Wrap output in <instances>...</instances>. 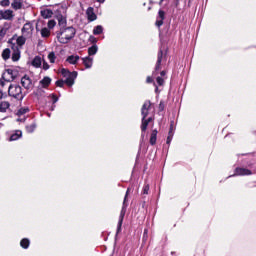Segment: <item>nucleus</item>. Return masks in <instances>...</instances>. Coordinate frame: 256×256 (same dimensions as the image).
Returning a JSON list of instances; mask_svg holds the SVG:
<instances>
[{
  "mask_svg": "<svg viewBox=\"0 0 256 256\" xmlns=\"http://www.w3.org/2000/svg\"><path fill=\"white\" fill-rule=\"evenodd\" d=\"M146 83H148V84L153 83V77L147 76V78H146Z\"/></svg>",
  "mask_w": 256,
  "mask_h": 256,
  "instance_id": "nucleus-49",
  "label": "nucleus"
},
{
  "mask_svg": "<svg viewBox=\"0 0 256 256\" xmlns=\"http://www.w3.org/2000/svg\"><path fill=\"white\" fill-rule=\"evenodd\" d=\"M155 93H159V86L154 82Z\"/></svg>",
  "mask_w": 256,
  "mask_h": 256,
  "instance_id": "nucleus-51",
  "label": "nucleus"
},
{
  "mask_svg": "<svg viewBox=\"0 0 256 256\" xmlns=\"http://www.w3.org/2000/svg\"><path fill=\"white\" fill-rule=\"evenodd\" d=\"M174 127H175V121H171L170 122V128H169V131H174Z\"/></svg>",
  "mask_w": 256,
  "mask_h": 256,
  "instance_id": "nucleus-47",
  "label": "nucleus"
},
{
  "mask_svg": "<svg viewBox=\"0 0 256 256\" xmlns=\"http://www.w3.org/2000/svg\"><path fill=\"white\" fill-rule=\"evenodd\" d=\"M101 33H103V26L97 25L96 27H94L93 35H101Z\"/></svg>",
  "mask_w": 256,
  "mask_h": 256,
  "instance_id": "nucleus-33",
  "label": "nucleus"
},
{
  "mask_svg": "<svg viewBox=\"0 0 256 256\" xmlns=\"http://www.w3.org/2000/svg\"><path fill=\"white\" fill-rule=\"evenodd\" d=\"M75 35H77V30L73 26L60 28L56 31V37L62 45H67L71 39L75 38Z\"/></svg>",
  "mask_w": 256,
  "mask_h": 256,
  "instance_id": "nucleus-1",
  "label": "nucleus"
},
{
  "mask_svg": "<svg viewBox=\"0 0 256 256\" xmlns=\"http://www.w3.org/2000/svg\"><path fill=\"white\" fill-rule=\"evenodd\" d=\"M163 21H165V11L159 10L158 17L155 23L156 27H161L163 25Z\"/></svg>",
  "mask_w": 256,
  "mask_h": 256,
  "instance_id": "nucleus-15",
  "label": "nucleus"
},
{
  "mask_svg": "<svg viewBox=\"0 0 256 256\" xmlns=\"http://www.w3.org/2000/svg\"><path fill=\"white\" fill-rule=\"evenodd\" d=\"M159 111H165V102L162 100L158 106Z\"/></svg>",
  "mask_w": 256,
  "mask_h": 256,
  "instance_id": "nucleus-43",
  "label": "nucleus"
},
{
  "mask_svg": "<svg viewBox=\"0 0 256 256\" xmlns=\"http://www.w3.org/2000/svg\"><path fill=\"white\" fill-rule=\"evenodd\" d=\"M244 161L247 167H250V169L253 168V161H251L249 158H246Z\"/></svg>",
  "mask_w": 256,
  "mask_h": 256,
  "instance_id": "nucleus-41",
  "label": "nucleus"
},
{
  "mask_svg": "<svg viewBox=\"0 0 256 256\" xmlns=\"http://www.w3.org/2000/svg\"><path fill=\"white\" fill-rule=\"evenodd\" d=\"M27 113H29V107H21L20 109H18L16 115L18 117H23Z\"/></svg>",
  "mask_w": 256,
  "mask_h": 256,
  "instance_id": "nucleus-29",
  "label": "nucleus"
},
{
  "mask_svg": "<svg viewBox=\"0 0 256 256\" xmlns=\"http://www.w3.org/2000/svg\"><path fill=\"white\" fill-rule=\"evenodd\" d=\"M9 107H11V104L8 101L0 102V113H7Z\"/></svg>",
  "mask_w": 256,
  "mask_h": 256,
  "instance_id": "nucleus-24",
  "label": "nucleus"
},
{
  "mask_svg": "<svg viewBox=\"0 0 256 256\" xmlns=\"http://www.w3.org/2000/svg\"><path fill=\"white\" fill-rule=\"evenodd\" d=\"M82 63L86 69H91L93 67V58L86 56L82 58Z\"/></svg>",
  "mask_w": 256,
  "mask_h": 256,
  "instance_id": "nucleus-18",
  "label": "nucleus"
},
{
  "mask_svg": "<svg viewBox=\"0 0 256 256\" xmlns=\"http://www.w3.org/2000/svg\"><path fill=\"white\" fill-rule=\"evenodd\" d=\"M173 135H174L173 130H169L168 137H173Z\"/></svg>",
  "mask_w": 256,
  "mask_h": 256,
  "instance_id": "nucleus-55",
  "label": "nucleus"
},
{
  "mask_svg": "<svg viewBox=\"0 0 256 256\" xmlns=\"http://www.w3.org/2000/svg\"><path fill=\"white\" fill-rule=\"evenodd\" d=\"M37 129V123L33 122L31 125L26 126V131L28 133H35V130Z\"/></svg>",
  "mask_w": 256,
  "mask_h": 256,
  "instance_id": "nucleus-30",
  "label": "nucleus"
},
{
  "mask_svg": "<svg viewBox=\"0 0 256 256\" xmlns=\"http://www.w3.org/2000/svg\"><path fill=\"white\" fill-rule=\"evenodd\" d=\"M23 137V132L21 130H16L14 133L10 135L9 141H18Z\"/></svg>",
  "mask_w": 256,
  "mask_h": 256,
  "instance_id": "nucleus-19",
  "label": "nucleus"
},
{
  "mask_svg": "<svg viewBox=\"0 0 256 256\" xmlns=\"http://www.w3.org/2000/svg\"><path fill=\"white\" fill-rule=\"evenodd\" d=\"M50 35H51V31L49 30V28L47 27L42 28L41 37H43L44 39H47V37H49Z\"/></svg>",
  "mask_w": 256,
  "mask_h": 256,
  "instance_id": "nucleus-31",
  "label": "nucleus"
},
{
  "mask_svg": "<svg viewBox=\"0 0 256 256\" xmlns=\"http://www.w3.org/2000/svg\"><path fill=\"white\" fill-rule=\"evenodd\" d=\"M10 58H11V49L9 48L4 49L2 52V59H4V61H7Z\"/></svg>",
  "mask_w": 256,
  "mask_h": 256,
  "instance_id": "nucleus-28",
  "label": "nucleus"
},
{
  "mask_svg": "<svg viewBox=\"0 0 256 256\" xmlns=\"http://www.w3.org/2000/svg\"><path fill=\"white\" fill-rule=\"evenodd\" d=\"M8 95L18 101H23V99H25V95H23V88L19 85L10 84L8 88Z\"/></svg>",
  "mask_w": 256,
  "mask_h": 256,
  "instance_id": "nucleus-3",
  "label": "nucleus"
},
{
  "mask_svg": "<svg viewBox=\"0 0 256 256\" xmlns=\"http://www.w3.org/2000/svg\"><path fill=\"white\" fill-rule=\"evenodd\" d=\"M9 45H11V49H13V45H15V43H13V38L8 40Z\"/></svg>",
  "mask_w": 256,
  "mask_h": 256,
  "instance_id": "nucleus-50",
  "label": "nucleus"
},
{
  "mask_svg": "<svg viewBox=\"0 0 256 256\" xmlns=\"http://www.w3.org/2000/svg\"><path fill=\"white\" fill-rule=\"evenodd\" d=\"M42 63L43 61L41 60V56H35L31 62V65L32 67H35V69H39Z\"/></svg>",
  "mask_w": 256,
  "mask_h": 256,
  "instance_id": "nucleus-20",
  "label": "nucleus"
},
{
  "mask_svg": "<svg viewBox=\"0 0 256 256\" xmlns=\"http://www.w3.org/2000/svg\"><path fill=\"white\" fill-rule=\"evenodd\" d=\"M127 197H129V188L126 191L124 201H123V206L120 212L119 220H118V225H117V230H116V237L118 234L121 233V227H123V220L125 219V214L127 213Z\"/></svg>",
  "mask_w": 256,
  "mask_h": 256,
  "instance_id": "nucleus-2",
  "label": "nucleus"
},
{
  "mask_svg": "<svg viewBox=\"0 0 256 256\" xmlns=\"http://www.w3.org/2000/svg\"><path fill=\"white\" fill-rule=\"evenodd\" d=\"M57 21H58V27L60 29L67 28V18L65 16H63L62 14L58 15Z\"/></svg>",
  "mask_w": 256,
  "mask_h": 256,
  "instance_id": "nucleus-14",
  "label": "nucleus"
},
{
  "mask_svg": "<svg viewBox=\"0 0 256 256\" xmlns=\"http://www.w3.org/2000/svg\"><path fill=\"white\" fill-rule=\"evenodd\" d=\"M105 0H97L98 3H103Z\"/></svg>",
  "mask_w": 256,
  "mask_h": 256,
  "instance_id": "nucleus-61",
  "label": "nucleus"
},
{
  "mask_svg": "<svg viewBox=\"0 0 256 256\" xmlns=\"http://www.w3.org/2000/svg\"><path fill=\"white\" fill-rule=\"evenodd\" d=\"M0 37H5V31L3 29L0 30Z\"/></svg>",
  "mask_w": 256,
  "mask_h": 256,
  "instance_id": "nucleus-54",
  "label": "nucleus"
},
{
  "mask_svg": "<svg viewBox=\"0 0 256 256\" xmlns=\"http://www.w3.org/2000/svg\"><path fill=\"white\" fill-rule=\"evenodd\" d=\"M55 85L56 87H63L65 85V80L63 79L57 80Z\"/></svg>",
  "mask_w": 256,
  "mask_h": 256,
  "instance_id": "nucleus-40",
  "label": "nucleus"
},
{
  "mask_svg": "<svg viewBox=\"0 0 256 256\" xmlns=\"http://www.w3.org/2000/svg\"><path fill=\"white\" fill-rule=\"evenodd\" d=\"M248 157H252V155H251V154H249V155H248Z\"/></svg>",
  "mask_w": 256,
  "mask_h": 256,
  "instance_id": "nucleus-64",
  "label": "nucleus"
},
{
  "mask_svg": "<svg viewBox=\"0 0 256 256\" xmlns=\"http://www.w3.org/2000/svg\"><path fill=\"white\" fill-rule=\"evenodd\" d=\"M43 69H44V71H47V70H49V63H47V61H43Z\"/></svg>",
  "mask_w": 256,
  "mask_h": 256,
  "instance_id": "nucleus-46",
  "label": "nucleus"
},
{
  "mask_svg": "<svg viewBox=\"0 0 256 256\" xmlns=\"http://www.w3.org/2000/svg\"><path fill=\"white\" fill-rule=\"evenodd\" d=\"M55 25H57V22H55V20L48 21V29H53Z\"/></svg>",
  "mask_w": 256,
  "mask_h": 256,
  "instance_id": "nucleus-38",
  "label": "nucleus"
},
{
  "mask_svg": "<svg viewBox=\"0 0 256 256\" xmlns=\"http://www.w3.org/2000/svg\"><path fill=\"white\" fill-rule=\"evenodd\" d=\"M31 245V240H29L28 238H23L20 241V247H22V249H27L28 247H30Z\"/></svg>",
  "mask_w": 256,
  "mask_h": 256,
  "instance_id": "nucleus-27",
  "label": "nucleus"
},
{
  "mask_svg": "<svg viewBox=\"0 0 256 256\" xmlns=\"http://www.w3.org/2000/svg\"><path fill=\"white\" fill-rule=\"evenodd\" d=\"M0 85L2 86V87H5V80L2 78V79H0Z\"/></svg>",
  "mask_w": 256,
  "mask_h": 256,
  "instance_id": "nucleus-53",
  "label": "nucleus"
},
{
  "mask_svg": "<svg viewBox=\"0 0 256 256\" xmlns=\"http://www.w3.org/2000/svg\"><path fill=\"white\" fill-rule=\"evenodd\" d=\"M50 111H55V104L50 107Z\"/></svg>",
  "mask_w": 256,
  "mask_h": 256,
  "instance_id": "nucleus-57",
  "label": "nucleus"
},
{
  "mask_svg": "<svg viewBox=\"0 0 256 256\" xmlns=\"http://www.w3.org/2000/svg\"><path fill=\"white\" fill-rule=\"evenodd\" d=\"M147 233H148V230L145 229V230H144V234H143L144 239H145V237L147 236Z\"/></svg>",
  "mask_w": 256,
  "mask_h": 256,
  "instance_id": "nucleus-56",
  "label": "nucleus"
},
{
  "mask_svg": "<svg viewBox=\"0 0 256 256\" xmlns=\"http://www.w3.org/2000/svg\"><path fill=\"white\" fill-rule=\"evenodd\" d=\"M25 27H27V24H25V26L22 28V33L25 32Z\"/></svg>",
  "mask_w": 256,
  "mask_h": 256,
  "instance_id": "nucleus-60",
  "label": "nucleus"
},
{
  "mask_svg": "<svg viewBox=\"0 0 256 256\" xmlns=\"http://www.w3.org/2000/svg\"><path fill=\"white\" fill-rule=\"evenodd\" d=\"M19 77V70L17 69H6V72L2 74V79L6 81V83H11V81H15Z\"/></svg>",
  "mask_w": 256,
  "mask_h": 256,
  "instance_id": "nucleus-4",
  "label": "nucleus"
},
{
  "mask_svg": "<svg viewBox=\"0 0 256 256\" xmlns=\"http://www.w3.org/2000/svg\"><path fill=\"white\" fill-rule=\"evenodd\" d=\"M27 39L23 36H19L17 39H16V43L19 47H23V45H25Z\"/></svg>",
  "mask_w": 256,
  "mask_h": 256,
  "instance_id": "nucleus-32",
  "label": "nucleus"
},
{
  "mask_svg": "<svg viewBox=\"0 0 256 256\" xmlns=\"http://www.w3.org/2000/svg\"><path fill=\"white\" fill-rule=\"evenodd\" d=\"M142 207H145V201L143 202Z\"/></svg>",
  "mask_w": 256,
  "mask_h": 256,
  "instance_id": "nucleus-62",
  "label": "nucleus"
},
{
  "mask_svg": "<svg viewBox=\"0 0 256 256\" xmlns=\"http://www.w3.org/2000/svg\"><path fill=\"white\" fill-rule=\"evenodd\" d=\"M41 16L43 17V19H51L53 17V10L51 9H44L41 10Z\"/></svg>",
  "mask_w": 256,
  "mask_h": 256,
  "instance_id": "nucleus-22",
  "label": "nucleus"
},
{
  "mask_svg": "<svg viewBox=\"0 0 256 256\" xmlns=\"http://www.w3.org/2000/svg\"><path fill=\"white\" fill-rule=\"evenodd\" d=\"M12 9L14 11H19V9H23V0H14L11 4Z\"/></svg>",
  "mask_w": 256,
  "mask_h": 256,
  "instance_id": "nucleus-21",
  "label": "nucleus"
},
{
  "mask_svg": "<svg viewBox=\"0 0 256 256\" xmlns=\"http://www.w3.org/2000/svg\"><path fill=\"white\" fill-rule=\"evenodd\" d=\"M149 183L145 182L143 188H142V195H149Z\"/></svg>",
  "mask_w": 256,
  "mask_h": 256,
  "instance_id": "nucleus-34",
  "label": "nucleus"
},
{
  "mask_svg": "<svg viewBox=\"0 0 256 256\" xmlns=\"http://www.w3.org/2000/svg\"><path fill=\"white\" fill-rule=\"evenodd\" d=\"M34 95L35 97H37L38 100L44 99V97H47V92H45V90L41 87H38L35 91H34Z\"/></svg>",
  "mask_w": 256,
  "mask_h": 256,
  "instance_id": "nucleus-16",
  "label": "nucleus"
},
{
  "mask_svg": "<svg viewBox=\"0 0 256 256\" xmlns=\"http://www.w3.org/2000/svg\"><path fill=\"white\" fill-rule=\"evenodd\" d=\"M162 61H163V50L160 49L158 51L157 62H156V65H155V72H153L154 74L157 73V71L161 70V63H162Z\"/></svg>",
  "mask_w": 256,
  "mask_h": 256,
  "instance_id": "nucleus-12",
  "label": "nucleus"
},
{
  "mask_svg": "<svg viewBox=\"0 0 256 256\" xmlns=\"http://www.w3.org/2000/svg\"><path fill=\"white\" fill-rule=\"evenodd\" d=\"M179 1L181 0H176V7H179Z\"/></svg>",
  "mask_w": 256,
  "mask_h": 256,
  "instance_id": "nucleus-59",
  "label": "nucleus"
},
{
  "mask_svg": "<svg viewBox=\"0 0 256 256\" xmlns=\"http://www.w3.org/2000/svg\"><path fill=\"white\" fill-rule=\"evenodd\" d=\"M157 129L152 130L150 135V145H155L157 143Z\"/></svg>",
  "mask_w": 256,
  "mask_h": 256,
  "instance_id": "nucleus-26",
  "label": "nucleus"
},
{
  "mask_svg": "<svg viewBox=\"0 0 256 256\" xmlns=\"http://www.w3.org/2000/svg\"><path fill=\"white\" fill-rule=\"evenodd\" d=\"M21 85L24 89H31V85H33V81L31 78L26 74L21 78Z\"/></svg>",
  "mask_w": 256,
  "mask_h": 256,
  "instance_id": "nucleus-10",
  "label": "nucleus"
},
{
  "mask_svg": "<svg viewBox=\"0 0 256 256\" xmlns=\"http://www.w3.org/2000/svg\"><path fill=\"white\" fill-rule=\"evenodd\" d=\"M80 59L81 57L79 55L72 54L66 58V63H69V65H77Z\"/></svg>",
  "mask_w": 256,
  "mask_h": 256,
  "instance_id": "nucleus-11",
  "label": "nucleus"
},
{
  "mask_svg": "<svg viewBox=\"0 0 256 256\" xmlns=\"http://www.w3.org/2000/svg\"><path fill=\"white\" fill-rule=\"evenodd\" d=\"M161 77H165L167 75V72L165 70L160 72Z\"/></svg>",
  "mask_w": 256,
  "mask_h": 256,
  "instance_id": "nucleus-52",
  "label": "nucleus"
},
{
  "mask_svg": "<svg viewBox=\"0 0 256 256\" xmlns=\"http://www.w3.org/2000/svg\"><path fill=\"white\" fill-rule=\"evenodd\" d=\"M12 49V61L17 62L21 59V50H19V46L16 44H13Z\"/></svg>",
  "mask_w": 256,
  "mask_h": 256,
  "instance_id": "nucleus-9",
  "label": "nucleus"
},
{
  "mask_svg": "<svg viewBox=\"0 0 256 256\" xmlns=\"http://www.w3.org/2000/svg\"><path fill=\"white\" fill-rule=\"evenodd\" d=\"M156 83H157V85H159L161 87L165 83V80L163 79V77L158 76L156 78Z\"/></svg>",
  "mask_w": 256,
  "mask_h": 256,
  "instance_id": "nucleus-37",
  "label": "nucleus"
},
{
  "mask_svg": "<svg viewBox=\"0 0 256 256\" xmlns=\"http://www.w3.org/2000/svg\"><path fill=\"white\" fill-rule=\"evenodd\" d=\"M89 41H90V43H92L93 45H97V39L95 38V36H90V37H89Z\"/></svg>",
  "mask_w": 256,
  "mask_h": 256,
  "instance_id": "nucleus-45",
  "label": "nucleus"
},
{
  "mask_svg": "<svg viewBox=\"0 0 256 256\" xmlns=\"http://www.w3.org/2000/svg\"><path fill=\"white\" fill-rule=\"evenodd\" d=\"M151 121H153L152 117L142 118V124H141L142 133H145L147 131V127H149V123H151Z\"/></svg>",
  "mask_w": 256,
  "mask_h": 256,
  "instance_id": "nucleus-17",
  "label": "nucleus"
},
{
  "mask_svg": "<svg viewBox=\"0 0 256 256\" xmlns=\"http://www.w3.org/2000/svg\"><path fill=\"white\" fill-rule=\"evenodd\" d=\"M78 75H79V73H77V71H73L69 76H66L64 83L68 87H73V85H75V79H77Z\"/></svg>",
  "mask_w": 256,
  "mask_h": 256,
  "instance_id": "nucleus-6",
  "label": "nucleus"
},
{
  "mask_svg": "<svg viewBox=\"0 0 256 256\" xmlns=\"http://www.w3.org/2000/svg\"><path fill=\"white\" fill-rule=\"evenodd\" d=\"M0 5H2V7H9V5H11V1H9V0H2L0 2Z\"/></svg>",
  "mask_w": 256,
  "mask_h": 256,
  "instance_id": "nucleus-39",
  "label": "nucleus"
},
{
  "mask_svg": "<svg viewBox=\"0 0 256 256\" xmlns=\"http://www.w3.org/2000/svg\"><path fill=\"white\" fill-rule=\"evenodd\" d=\"M86 17L89 23H93V21H97V14H95V8L88 7L86 10Z\"/></svg>",
  "mask_w": 256,
  "mask_h": 256,
  "instance_id": "nucleus-8",
  "label": "nucleus"
},
{
  "mask_svg": "<svg viewBox=\"0 0 256 256\" xmlns=\"http://www.w3.org/2000/svg\"><path fill=\"white\" fill-rule=\"evenodd\" d=\"M249 175H253V171L243 167H236L234 170V174L228 177H245Z\"/></svg>",
  "mask_w": 256,
  "mask_h": 256,
  "instance_id": "nucleus-5",
  "label": "nucleus"
},
{
  "mask_svg": "<svg viewBox=\"0 0 256 256\" xmlns=\"http://www.w3.org/2000/svg\"><path fill=\"white\" fill-rule=\"evenodd\" d=\"M60 73L63 77H69L73 72L69 71V69L62 68Z\"/></svg>",
  "mask_w": 256,
  "mask_h": 256,
  "instance_id": "nucleus-35",
  "label": "nucleus"
},
{
  "mask_svg": "<svg viewBox=\"0 0 256 256\" xmlns=\"http://www.w3.org/2000/svg\"><path fill=\"white\" fill-rule=\"evenodd\" d=\"M40 85H42V89H47L51 85V77L45 76L41 81Z\"/></svg>",
  "mask_w": 256,
  "mask_h": 256,
  "instance_id": "nucleus-23",
  "label": "nucleus"
},
{
  "mask_svg": "<svg viewBox=\"0 0 256 256\" xmlns=\"http://www.w3.org/2000/svg\"><path fill=\"white\" fill-rule=\"evenodd\" d=\"M97 51H99V47L97 44H93L88 48V55L91 57L93 55H97Z\"/></svg>",
  "mask_w": 256,
  "mask_h": 256,
  "instance_id": "nucleus-25",
  "label": "nucleus"
},
{
  "mask_svg": "<svg viewBox=\"0 0 256 256\" xmlns=\"http://www.w3.org/2000/svg\"><path fill=\"white\" fill-rule=\"evenodd\" d=\"M0 15L2 17V19H4L5 21H11L13 20V10H5L4 12L1 11Z\"/></svg>",
  "mask_w": 256,
  "mask_h": 256,
  "instance_id": "nucleus-13",
  "label": "nucleus"
},
{
  "mask_svg": "<svg viewBox=\"0 0 256 256\" xmlns=\"http://www.w3.org/2000/svg\"><path fill=\"white\" fill-rule=\"evenodd\" d=\"M50 97L52 98L53 105H55V103H57V101H59V97H57V95H55V94H50Z\"/></svg>",
  "mask_w": 256,
  "mask_h": 256,
  "instance_id": "nucleus-42",
  "label": "nucleus"
},
{
  "mask_svg": "<svg viewBox=\"0 0 256 256\" xmlns=\"http://www.w3.org/2000/svg\"><path fill=\"white\" fill-rule=\"evenodd\" d=\"M165 0H160V4L163 3Z\"/></svg>",
  "mask_w": 256,
  "mask_h": 256,
  "instance_id": "nucleus-63",
  "label": "nucleus"
},
{
  "mask_svg": "<svg viewBox=\"0 0 256 256\" xmlns=\"http://www.w3.org/2000/svg\"><path fill=\"white\" fill-rule=\"evenodd\" d=\"M149 109H151V101L146 100L141 108L142 119H147L149 115Z\"/></svg>",
  "mask_w": 256,
  "mask_h": 256,
  "instance_id": "nucleus-7",
  "label": "nucleus"
},
{
  "mask_svg": "<svg viewBox=\"0 0 256 256\" xmlns=\"http://www.w3.org/2000/svg\"><path fill=\"white\" fill-rule=\"evenodd\" d=\"M18 123H25V121H27V117L25 116H20L19 118H17L16 120Z\"/></svg>",
  "mask_w": 256,
  "mask_h": 256,
  "instance_id": "nucleus-44",
  "label": "nucleus"
},
{
  "mask_svg": "<svg viewBox=\"0 0 256 256\" xmlns=\"http://www.w3.org/2000/svg\"><path fill=\"white\" fill-rule=\"evenodd\" d=\"M48 59H49L50 63H55V59H57V56L55 55V52H50L48 54Z\"/></svg>",
  "mask_w": 256,
  "mask_h": 256,
  "instance_id": "nucleus-36",
  "label": "nucleus"
},
{
  "mask_svg": "<svg viewBox=\"0 0 256 256\" xmlns=\"http://www.w3.org/2000/svg\"><path fill=\"white\" fill-rule=\"evenodd\" d=\"M173 141V137L172 136H168L167 140H166V144L167 145H171V142Z\"/></svg>",
  "mask_w": 256,
  "mask_h": 256,
  "instance_id": "nucleus-48",
  "label": "nucleus"
},
{
  "mask_svg": "<svg viewBox=\"0 0 256 256\" xmlns=\"http://www.w3.org/2000/svg\"><path fill=\"white\" fill-rule=\"evenodd\" d=\"M0 99H3V91L0 90Z\"/></svg>",
  "mask_w": 256,
  "mask_h": 256,
  "instance_id": "nucleus-58",
  "label": "nucleus"
}]
</instances>
